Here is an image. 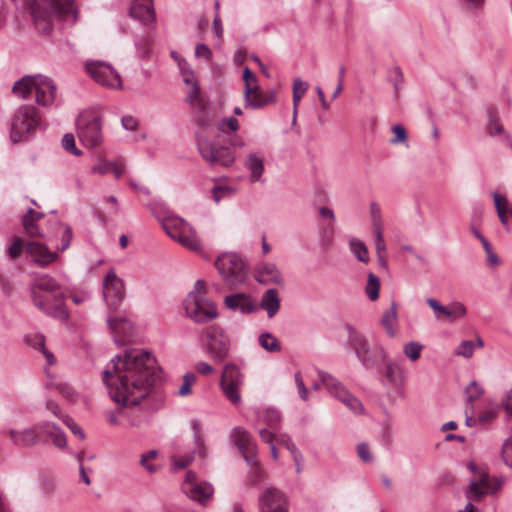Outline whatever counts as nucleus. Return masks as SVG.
<instances>
[{
  "label": "nucleus",
  "instance_id": "f257e3e1",
  "mask_svg": "<svg viewBox=\"0 0 512 512\" xmlns=\"http://www.w3.org/2000/svg\"><path fill=\"white\" fill-rule=\"evenodd\" d=\"M160 368L146 350L129 349L111 360L103 371L111 399L119 404L118 413L127 427H138L146 420V400L159 379Z\"/></svg>",
  "mask_w": 512,
  "mask_h": 512
},
{
  "label": "nucleus",
  "instance_id": "f03ea898",
  "mask_svg": "<svg viewBox=\"0 0 512 512\" xmlns=\"http://www.w3.org/2000/svg\"><path fill=\"white\" fill-rule=\"evenodd\" d=\"M33 304L43 313L59 320H67L69 312L65 293L59 282L48 274L36 276L30 284Z\"/></svg>",
  "mask_w": 512,
  "mask_h": 512
},
{
  "label": "nucleus",
  "instance_id": "7ed1b4c3",
  "mask_svg": "<svg viewBox=\"0 0 512 512\" xmlns=\"http://www.w3.org/2000/svg\"><path fill=\"white\" fill-rule=\"evenodd\" d=\"M75 0H32L28 3L34 25L43 34L53 30L54 19L74 24L78 18Z\"/></svg>",
  "mask_w": 512,
  "mask_h": 512
},
{
  "label": "nucleus",
  "instance_id": "20e7f679",
  "mask_svg": "<svg viewBox=\"0 0 512 512\" xmlns=\"http://www.w3.org/2000/svg\"><path fill=\"white\" fill-rule=\"evenodd\" d=\"M41 125L42 121L36 107L33 105L19 106L11 118V142L16 144L28 140Z\"/></svg>",
  "mask_w": 512,
  "mask_h": 512
},
{
  "label": "nucleus",
  "instance_id": "39448f33",
  "mask_svg": "<svg viewBox=\"0 0 512 512\" xmlns=\"http://www.w3.org/2000/svg\"><path fill=\"white\" fill-rule=\"evenodd\" d=\"M201 341L206 354L216 362H222L229 355L231 340L227 332L217 324L202 330Z\"/></svg>",
  "mask_w": 512,
  "mask_h": 512
},
{
  "label": "nucleus",
  "instance_id": "423d86ee",
  "mask_svg": "<svg viewBox=\"0 0 512 512\" xmlns=\"http://www.w3.org/2000/svg\"><path fill=\"white\" fill-rule=\"evenodd\" d=\"M215 266L225 284L232 289L243 284L247 279L246 264L235 253H223L216 259Z\"/></svg>",
  "mask_w": 512,
  "mask_h": 512
},
{
  "label": "nucleus",
  "instance_id": "0eeeda50",
  "mask_svg": "<svg viewBox=\"0 0 512 512\" xmlns=\"http://www.w3.org/2000/svg\"><path fill=\"white\" fill-rule=\"evenodd\" d=\"M77 136L84 146L98 147L103 141L101 115L93 110L82 112L77 119Z\"/></svg>",
  "mask_w": 512,
  "mask_h": 512
},
{
  "label": "nucleus",
  "instance_id": "6e6552de",
  "mask_svg": "<svg viewBox=\"0 0 512 512\" xmlns=\"http://www.w3.org/2000/svg\"><path fill=\"white\" fill-rule=\"evenodd\" d=\"M166 234L191 251H199L201 242L194 229L185 220L177 216H168L162 220Z\"/></svg>",
  "mask_w": 512,
  "mask_h": 512
},
{
  "label": "nucleus",
  "instance_id": "1a4fd4ad",
  "mask_svg": "<svg viewBox=\"0 0 512 512\" xmlns=\"http://www.w3.org/2000/svg\"><path fill=\"white\" fill-rule=\"evenodd\" d=\"M183 307L187 317L196 323H205L218 316L214 302L196 291L188 293L183 302Z\"/></svg>",
  "mask_w": 512,
  "mask_h": 512
},
{
  "label": "nucleus",
  "instance_id": "9d476101",
  "mask_svg": "<svg viewBox=\"0 0 512 512\" xmlns=\"http://www.w3.org/2000/svg\"><path fill=\"white\" fill-rule=\"evenodd\" d=\"M197 148L203 160L210 165L228 167L235 161V155L229 148L217 147L207 138L198 137Z\"/></svg>",
  "mask_w": 512,
  "mask_h": 512
},
{
  "label": "nucleus",
  "instance_id": "9b49d317",
  "mask_svg": "<svg viewBox=\"0 0 512 512\" xmlns=\"http://www.w3.org/2000/svg\"><path fill=\"white\" fill-rule=\"evenodd\" d=\"M319 378L327 391L343 402L354 413H362L363 405L359 399L353 396L343 384L332 375L320 371Z\"/></svg>",
  "mask_w": 512,
  "mask_h": 512
},
{
  "label": "nucleus",
  "instance_id": "f8f14e48",
  "mask_svg": "<svg viewBox=\"0 0 512 512\" xmlns=\"http://www.w3.org/2000/svg\"><path fill=\"white\" fill-rule=\"evenodd\" d=\"M86 70L95 82L104 87L113 89H120L122 87L119 74L110 64L106 62H87Z\"/></svg>",
  "mask_w": 512,
  "mask_h": 512
},
{
  "label": "nucleus",
  "instance_id": "ddd939ff",
  "mask_svg": "<svg viewBox=\"0 0 512 512\" xmlns=\"http://www.w3.org/2000/svg\"><path fill=\"white\" fill-rule=\"evenodd\" d=\"M243 384V377L237 366L234 364H226L221 376V387L224 395L233 403L241 402L239 392Z\"/></svg>",
  "mask_w": 512,
  "mask_h": 512
},
{
  "label": "nucleus",
  "instance_id": "4468645a",
  "mask_svg": "<svg viewBox=\"0 0 512 512\" xmlns=\"http://www.w3.org/2000/svg\"><path fill=\"white\" fill-rule=\"evenodd\" d=\"M232 438L247 464L257 468V446L249 431L241 426L235 427L232 431Z\"/></svg>",
  "mask_w": 512,
  "mask_h": 512
},
{
  "label": "nucleus",
  "instance_id": "2eb2a0df",
  "mask_svg": "<svg viewBox=\"0 0 512 512\" xmlns=\"http://www.w3.org/2000/svg\"><path fill=\"white\" fill-rule=\"evenodd\" d=\"M503 481H491L487 474L480 475L478 480H472L465 491V497L472 502H480L488 494H496L502 487Z\"/></svg>",
  "mask_w": 512,
  "mask_h": 512
},
{
  "label": "nucleus",
  "instance_id": "dca6fc26",
  "mask_svg": "<svg viewBox=\"0 0 512 512\" xmlns=\"http://www.w3.org/2000/svg\"><path fill=\"white\" fill-rule=\"evenodd\" d=\"M103 295L107 305L116 309L125 296V286L123 280H121L111 269L103 282Z\"/></svg>",
  "mask_w": 512,
  "mask_h": 512
},
{
  "label": "nucleus",
  "instance_id": "f3484780",
  "mask_svg": "<svg viewBox=\"0 0 512 512\" xmlns=\"http://www.w3.org/2000/svg\"><path fill=\"white\" fill-rule=\"evenodd\" d=\"M288 498L275 487H269L259 496L260 512H288Z\"/></svg>",
  "mask_w": 512,
  "mask_h": 512
},
{
  "label": "nucleus",
  "instance_id": "a211bd4d",
  "mask_svg": "<svg viewBox=\"0 0 512 512\" xmlns=\"http://www.w3.org/2000/svg\"><path fill=\"white\" fill-rule=\"evenodd\" d=\"M426 303L433 310L434 317L438 321H443L446 318L450 321H455L466 315L465 306L458 301L452 302L448 306H444L435 298H427Z\"/></svg>",
  "mask_w": 512,
  "mask_h": 512
},
{
  "label": "nucleus",
  "instance_id": "6ab92c4d",
  "mask_svg": "<svg viewBox=\"0 0 512 512\" xmlns=\"http://www.w3.org/2000/svg\"><path fill=\"white\" fill-rule=\"evenodd\" d=\"M35 100L38 105L51 106L57 93V86L53 80L43 75H36Z\"/></svg>",
  "mask_w": 512,
  "mask_h": 512
},
{
  "label": "nucleus",
  "instance_id": "aec40b11",
  "mask_svg": "<svg viewBox=\"0 0 512 512\" xmlns=\"http://www.w3.org/2000/svg\"><path fill=\"white\" fill-rule=\"evenodd\" d=\"M377 352H379V357L385 363L383 375L386 381L393 387L403 385L406 378L405 370L388 358V353L383 347L379 346Z\"/></svg>",
  "mask_w": 512,
  "mask_h": 512
},
{
  "label": "nucleus",
  "instance_id": "412c9836",
  "mask_svg": "<svg viewBox=\"0 0 512 512\" xmlns=\"http://www.w3.org/2000/svg\"><path fill=\"white\" fill-rule=\"evenodd\" d=\"M224 304L228 309L242 314H251L258 309L254 299L246 293L228 295L224 299Z\"/></svg>",
  "mask_w": 512,
  "mask_h": 512
},
{
  "label": "nucleus",
  "instance_id": "4be33fe9",
  "mask_svg": "<svg viewBox=\"0 0 512 512\" xmlns=\"http://www.w3.org/2000/svg\"><path fill=\"white\" fill-rule=\"evenodd\" d=\"M41 431L37 429V424L21 431L9 430V436L12 442L19 447H32L39 442Z\"/></svg>",
  "mask_w": 512,
  "mask_h": 512
},
{
  "label": "nucleus",
  "instance_id": "5701e85b",
  "mask_svg": "<svg viewBox=\"0 0 512 512\" xmlns=\"http://www.w3.org/2000/svg\"><path fill=\"white\" fill-rule=\"evenodd\" d=\"M182 490L187 495V497L202 505H206L207 501L211 499L214 492L212 485L206 482L192 486L182 485Z\"/></svg>",
  "mask_w": 512,
  "mask_h": 512
},
{
  "label": "nucleus",
  "instance_id": "b1692460",
  "mask_svg": "<svg viewBox=\"0 0 512 512\" xmlns=\"http://www.w3.org/2000/svg\"><path fill=\"white\" fill-rule=\"evenodd\" d=\"M130 15L146 25L152 23L155 19L153 3L132 0L130 7Z\"/></svg>",
  "mask_w": 512,
  "mask_h": 512
},
{
  "label": "nucleus",
  "instance_id": "393cba45",
  "mask_svg": "<svg viewBox=\"0 0 512 512\" xmlns=\"http://www.w3.org/2000/svg\"><path fill=\"white\" fill-rule=\"evenodd\" d=\"M252 90L253 92L248 95V98L244 97L246 106H249L253 109H259L276 101L274 90L262 92L260 91L259 87Z\"/></svg>",
  "mask_w": 512,
  "mask_h": 512
},
{
  "label": "nucleus",
  "instance_id": "a878e982",
  "mask_svg": "<svg viewBox=\"0 0 512 512\" xmlns=\"http://www.w3.org/2000/svg\"><path fill=\"white\" fill-rule=\"evenodd\" d=\"M28 252L34 257L36 263L45 266L57 258L55 252L50 251L44 244L33 241L28 243Z\"/></svg>",
  "mask_w": 512,
  "mask_h": 512
},
{
  "label": "nucleus",
  "instance_id": "bb28decb",
  "mask_svg": "<svg viewBox=\"0 0 512 512\" xmlns=\"http://www.w3.org/2000/svg\"><path fill=\"white\" fill-rule=\"evenodd\" d=\"M255 279L262 284H268V283H275V284H282L283 278L273 263H265L261 265L256 272Z\"/></svg>",
  "mask_w": 512,
  "mask_h": 512
},
{
  "label": "nucleus",
  "instance_id": "cd10ccee",
  "mask_svg": "<svg viewBox=\"0 0 512 512\" xmlns=\"http://www.w3.org/2000/svg\"><path fill=\"white\" fill-rule=\"evenodd\" d=\"M37 429L49 437L56 447L60 449L66 447L67 441L65 434L56 424L48 421L38 423Z\"/></svg>",
  "mask_w": 512,
  "mask_h": 512
},
{
  "label": "nucleus",
  "instance_id": "c85d7f7f",
  "mask_svg": "<svg viewBox=\"0 0 512 512\" xmlns=\"http://www.w3.org/2000/svg\"><path fill=\"white\" fill-rule=\"evenodd\" d=\"M244 166L250 171V181L257 182L261 180L264 173V158L259 153H250L245 161Z\"/></svg>",
  "mask_w": 512,
  "mask_h": 512
},
{
  "label": "nucleus",
  "instance_id": "c756f323",
  "mask_svg": "<svg viewBox=\"0 0 512 512\" xmlns=\"http://www.w3.org/2000/svg\"><path fill=\"white\" fill-rule=\"evenodd\" d=\"M259 306L267 312L269 318L274 317L280 309L278 291L274 288L264 292Z\"/></svg>",
  "mask_w": 512,
  "mask_h": 512
},
{
  "label": "nucleus",
  "instance_id": "7c9ffc66",
  "mask_svg": "<svg viewBox=\"0 0 512 512\" xmlns=\"http://www.w3.org/2000/svg\"><path fill=\"white\" fill-rule=\"evenodd\" d=\"M35 83L36 75H26L14 83L12 91L18 97L26 99L35 90Z\"/></svg>",
  "mask_w": 512,
  "mask_h": 512
},
{
  "label": "nucleus",
  "instance_id": "2f4dec72",
  "mask_svg": "<svg viewBox=\"0 0 512 512\" xmlns=\"http://www.w3.org/2000/svg\"><path fill=\"white\" fill-rule=\"evenodd\" d=\"M348 334V344L354 350L355 355L369 345L367 338L350 324L345 325Z\"/></svg>",
  "mask_w": 512,
  "mask_h": 512
},
{
  "label": "nucleus",
  "instance_id": "473e14b6",
  "mask_svg": "<svg viewBox=\"0 0 512 512\" xmlns=\"http://www.w3.org/2000/svg\"><path fill=\"white\" fill-rule=\"evenodd\" d=\"M191 428L193 431L196 452L204 459L207 457V447L205 445V438L200 421L196 419L193 420L191 422Z\"/></svg>",
  "mask_w": 512,
  "mask_h": 512
},
{
  "label": "nucleus",
  "instance_id": "72a5a7b5",
  "mask_svg": "<svg viewBox=\"0 0 512 512\" xmlns=\"http://www.w3.org/2000/svg\"><path fill=\"white\" fill-rule=\"evenodd\" d=\"M308 83L301 80L300 78L294 79L293 82V123L296 121L298 107L301 98L308 90Z\"/></svg>",
  "mask_w": 512,
  "mask_h": 512
},
{
  "label": "nucleus",
  "instance_id": "f704fd0d",
  "mask_svg": "<svg viewBox=\"0 0 512 512\" xmlns=\"http://www.w3.org/2000/svg\"><path fill=\"white\" fill-rule=\"evenodd\" d=\"M396 319H397V306H396L395 302H392L390 309H388L387 311H385L383 313V316L381 319V323H382L383 327L385 328L387 334L390 337H394L396 334V331L394 329V324L396 322Z\"/></svg>",
  "mask_w": 512,
  "mask_h": 512
},
{
  "label": "nucleus",
  "instance_id": "c9c22d12",
  "mask_svg": "<svg viewBox=\"0 0 512 512\" xmlns=\"http://www.w3.org/2000/svg\"><path fill=\"white\" fill-rule=\"evenodd\" d=\"M378 348L379 347H376L375 350L372 352L370 345H368L367 347H365L356 354V357L366 369L374 368L376 364V357H379V352H377Z\"/></svg>",
  "mask_w": 512,
  "mask_h": 512
},
{
  "label": "nucleus",
  "instance_id": "e433bc0d",
  "mask_svg": "<svg viewBox=\"0 0 512 512\" xmlns=\"http://www.w3.org/2000/svg\"><path fill=\"white\" fill-rule=\"evenodd\" d=\"M107 323L111 331L115 334H123L124 336H127L130 334L132 329L131 323L121 317L109 318Z\"/></svg>",
  "mask_w": 512,
  "mask_h": 512
},
{
  "label": "nucleus",
  "instance_id": "4c0bfd02",
  "mask_svg": "<svg viewBox=\"0 0 512 512\" xmlns=\"http://www.w3.org/2000/svg\"><path fill=\"white\" fill-rule=\"evenodd\" d=\"M349 247L351 252L359 261L364 263L369 261L368 249L363 241L357 238H352L349 241Z\"/></svg>",
  "mask_w": 512,
  "mask_h": 512
},
{
  "label": "nucleus",
  "instance_id": "58836bf2",
  "mask_svg": "<svg viewBox=\"0 0 512 512\" xmlns=\"http://www.w3.org/2000/svg\"><path fill=\"white\" fill-rule=\"evenodd\" d=\"M259 345L268 352H279L281 345L278 339L271 333H262L258 338Z\"/></svg>",
  "mask_w": 512,
  "mask_h": 512
},
{
  "label": "nucleus",
  "instance_id": "ea45409f",
  "mask_svg": "<svg viewBox=\"0 0 512 512\" xmlns=\"http://www.w3.org/2000/svg\"><path fill=\"white\" fill-rule=\"evenodd\" d=\"M487 131L490 136H496L504 132L498 114L492 110L488 111Z\"/></svg>",
  "mask_w": 512,
  "mask_h": 512
},
{
  "label": "nucleus",
  "instance_id": "a19ab883",
  "mask_svg": "<svg viewBox=\"0 0 512 512\" xmlns=\"http://www.w3.org/2000/svg\"><path fill=\"white\" fill-rule=\"evenodd\" d=\"M243 80L245 83L244 87V97L248 98V95H250L253 90L259 87L258 79L256 75L248 68L245 67L243 70Z\"/></svg>",
  "mask_w": 512,
  "mask_h": 512
},
{
  "label": "nucleus",
  "instance_id": "79ce46f5",
  "mask_svg": "<svg viewBox=\"0 0 512 512\" xmlns=\"http://www.w3.org/2000/svg\"><path fill=\"white\" fill-rule=\"evenodd\" d=\"M260 420L263 421L266 425H268L271 429H276L280 424L281 415L275 409H266L260 415Z\"/></svg>",
  "mask_w": 512,
  "mask_h": 512
},
{
  "label": "nucleus",
  "instance_id": "37998d69",
  "mask_svg": "<svg viewBox=\"0 0 512 512\" xmlns=\"http://www.w3.org/2000/svg\"><path fill=\"white\" fill-rule=\"evenodd\" d=\"M380 282L379 278L373 273L368 274L366 285V293L371 301H375L379 297Z\"/></svg>",
  "mask_w": 512,
  "mask_h": 512
},
{
  "label": "nucleus",
  "instance_id": "c03bdc74",
  "mask_svg": "<svg viewBox=\"0 0 512 512\" xmlns=\"http://www.w3.org/2000/svg\"><path fill=\"white\" fill-rule=\"evenodd\" d=\"M422 349L423 345L418 342L411 341L404 345L403 353L409 360L414 362L420 358Z\"/></svg>",
  "mask_w": 512,
  "mask_h": 512
},
{
  "label": "nucleus",
  "instance_id": "a18cd8bd",
  "mask_svg": "<svg viewBox=\"0 0 512 512\" xmlns=\"http://www.w3.org/2000/svg\"><path fill=\"white\" fill-rule=\"evenodd\" d=\"M370 215L373 230L383 229L381 208L376 202L370 203Z\"/></svg>",
  "mask_w": 512,
  "mask_h": 512
},
{
  "label": "nucleus",
  "instance_id": "49530a36",
  "mask_svg": "<svg viewBox=\"0 0 512 512\" xmlns=\"http://www.w3.org/2000/svg\"><path fill=\"white\" fill-rule=\"evenodd\" d=\"M59 228L61 229V242L57 245V249L63 252L70 246L73 233L69 225L59 223Z\"/></svg>",
  "mask_w": 512,
  "mask_h": 512
},
{
  "label": "nucleus",
  "instance_id": "de8ad7c7",
  "mask_svg": "<svg viewBox=\"0 0 512 512\" xmlns=\"http://www.w3.org/2000/svg\"><path fill=\"white\" fill-rule=\"evenodd\" d=\"M50 387H53L56 390H58L63 395V397H65L69 401H75L77 399L78 394L69 384L65 382H58L55 384L51 383Z\"/></svg>",
  "mask_w": 512,
  "mask_h": 512
},
{
  "label": "nucleus",
  "instance_id": "09e8293b",
  "mask_svg": "<svg viewBox=\"0 0 512 512\" xmlns=\"http://www.w3.org/2000/svg\"><path fill=\"white\" fill-rule=\"evenodd\" d=\"M482 394L483 389L476 381L470 382V384L465 388L466 401L468 403L479 399Z\"/></svg>",
  "mask_w": 512,
  "mask_h": 512
},
{
  "label": "nucleus",
  "instance_id": "8fccbe9b",
  "mask_svg": "<svg viewBox=\"0 0 512 512\" xmlns=\"http://www.w3.org/2000/svg\"><path fill=\"white\" fill-rule=\"evenodd\" d=\"M22 225L24 227L25 233L29 237H43V234L41 233L37 225V222H35L34 220H31L23 216Z\"/></svg>",
  "mask_w": 512,
  "mask_h": 512
},
{
  "label": "nucleus",
  "instance_id": "3c124183",
  "mask_svg": "<svg viewBox=\"0 0 512 512\" xmlns=\"http://www.w3.org/2000/svg\"><path fill=\"white\" fill-rule=\"evenodd\" d=\"M218 128L224 133L235 132L239 129V122L235 117L223 118L219 121Z\"/></svg>",
  "mask_w": 512,
  "mask_h": 512
},
{
  "label": "nucleus",
  "instance_id": "603ef678",
  "mask_svg": "<svg viewBox=\"0 0 512 512\" xmlns=\"http://www.w3.org/2000/svg\"><path fill=\"white\" fill-rule=\"evenodd\" d=\"M63 148L75 156L82 155V151L75 146V138L72 134L67 133L62 138Z\"/></svg>",
  "mask_w": 512,
  "mask_h": 512
},
{
  "label": "nucleus",
  "instance_id": "864d4df0",
  "mask_svg": "<svg viewBox=\"0 0 512 512\" xmlns=\"http://www.w3.org/2000/svg\"><path fill=\"white\" fill-rule=\"evenodd\" d=\"M158 452L156 450H150L146 453H143L140 457V464L143 466L149 473H155L157 471V467L155 465H151L148 462L156 458Z\"/></svg>",
  "mask_w": 512,
  "mask_h": 512
},
{
  "label": "nucleus",
  "instance_id": "5fc2aeb1",
  "mask_svg": "<svg viewBox=\"0 0 512 512\" xmlns=\"http://www.w3.org/2000/svg\"><path fill=\"white\" fill-rule=\"evenodd\" d=\"M501 455L504 463L512 468V435L504 441Z\"/></svg>",
  "mask_w": 512,
  "mask_h": 512
},
{
  "label": "nucleus",
  "instance_id": "6e6d98bb",
  "mask_svg": "<svg viewBox=\"0 0 512 512\" xmlns=\"http://www.w3.org/2000/svg\"><path fill=\"white\" fill-rule=\"evenodd\" d=\"M196 376L193 373H186L183 377V383L179 388L180 396H187L191 394V385L195 382Z\"/></svg>",
  "mask_w": 512,
  "mask_h": 512
},
{
  "label": "nucleus",
  "instance_id": "4d7b16f0",
  "mask_svg": "<svg viewBox=\"0 0 512 512\" xmlns=\"http://www.w3.org/2000/svg\"><path fill=\"white\" fill-rule=\"evenodd\" d=\"M23 248V241L20 238H14L13 242L7 249V255L13 260L17 259L21 255Z\"/></svg>",
  "mask_w": 512,
  "mask_h": 512
},
{
  "label": "nucleus",
  "instance_id": "13d9d810",
  "mask_svg": "<svg viewBox=\"0 0 512 512\" xmlns=\"http://www.w3.org/2000/svg\"><path fill=\"white\" fill-rule=\"evenodd\" d=\"M62 421L71 430V432L75 436H77L81 440H83L85 438L84 431L81 429V427L77 423L74 422V420L70 416H68V415L62 416Z\"/></svg>",
  "mask_w": 512,
  "mask_h": 512
},
{
  "label": "nucleus",
  "instance_id": "bf43d9fd",
  "mask_svg": "<svg viewBox=\"0 0 512 512\" xmlns=\"http://www.w3.org/2000/svg\"><path fill=\"white\" fill-rule=\"evenodd\" d=\"M474 352V343L470 340L462 341L456 349V354L465 358H470Z\"/></svg>",
  "mask_w": 512,
  "mask_h": 512
},
{
  "label": "nucleus",
  "instance_id": "052dcab7",
  "mask_svg": "<svg viewBox=\"0 0 512 512\" xmlns=\"http://www.w3.org/2000/svg\"><path fill=\"white\" fill-rule=\"evenodd\" d=\"M187 62L185 59H182L179 61V69L181 71V74L183 76V81L186 85H192L193 82H197L194 78L193 71L186 69Z\"/></svg>",
  "mask_w": 512,
  "mask_h": 512
},
{
  "label": "nucleus",
  "instance_id": "680f3d73",
  "mask_svg": "<svg viewBox=\"0 0 512 512\" xmlns=\"http://www.w3.org/2000/svg\"><path fill=\"white\" fill-rule=\"evenodd\" d=\"M357 454L363 462L370 463L373 461V456L370 452L369 446L365 442L357 445Z\"/></svg>",
  "mask_w": 512,
  "mask_h": 512
},
{
  "label": "nucleus",
  "instance_id": "e2e57ef3",
  "mask_svg": "<svg viewBox=\"0 0 512 512\" xmlns=\"http://www.w3.org/2000/svg\"><path fill=\"white\" fill-rule=\"evenodd\" d=\"M113 162H109L106 160H100L98 164L94 165L91 168L92 173H96L99 175H105L112 170Z\"/></svg>",
  "mask_w": 512,
  "mask_h": 512
},
{
  "label": "nucleus",
  "instance_id": "0e129e2a",
  "mask_svg": "<svg viewBox=\"0 0 512 512\" xmlns=\"http://www.w3.org/2000/svg\"><path fill=\"white\" fill-rule=\"evenodd\" d=\"M493 199H494V204H495V209L497 211V213L500 212H509L510 210L508 209V199L503 196V195H500L498 193H493Z\"/></svg>",
  "mask_w": 512,
  "mask_h": 512
},
{
  "label": "nucleus",
  "instance_id": "69168bd1",
  "mask_svg": "<svg viewBox=\"0 0 512 512\" xmlns=\"http://www.w3.org/2000/svg\"><path fill=\"white\" fill-rule=\"evenodd\" d=\"M375 235V249L377 255L383 254L386 250V245L383 238V229L373 230Z\"/></svg>",
  "mask_w": 512,
  "mask_h": 512
},
{
  "label": "nucleus",
  "instance_id": "338daca9",
  "mask_svg": "<svg viewBox=\"0 0 512 512\" xmlns=\"http://www.w3.org/2000/svg\"><path fill=\"white\" fill-rule=\"evenodd\" d=\"M195 56L197 58H205L207 61L212 60V51L206 44H197L195 47Z\"/></svg>",
  "mask_w": 512,
  "mask_h": 512
},
{
  "label": "nucleus",
  "instance_id": "774afa93",
  "mask_svg": "<svg viewBox=\"0 0 512 512\" xmlns=\"http://www.w3.org/2000/svg\"><path fill=\"white\" fill-rule=\"evenodd\" d=\"M27 342L31 343L37 350H45V338L42 334H35L33 336L26 337Z\"/></svg>",
  "mask_w": 512,
  "mask_h": 512
}]
</instances>
